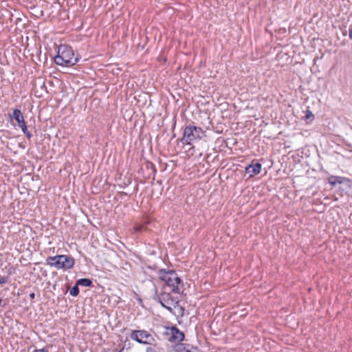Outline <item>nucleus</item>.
Here are the masks:
<instances>
[{"mask_svg": "<svg viewBox=\"0 0 352 352\" xmlns=\"http://www.w3.org/2000/svg\"><path fill=\"white\" fill-rule=\"evenodd\" d=\"M62 260L60 261L58 269H71L74 265V259L67 255H61Z\"/></svg>", "mask_w": 352, "mask_h": 352, "instance_id": "7", "label": "nucleus"}, {"mask_svg": "<svg viewBox=\"0 0 352 352\" xmlns=\"http://www.w3.org/2000/svg\"><path fill=\"white\" fill-rule=\"evenodd\" d=\"M19 126L21 129L23 133H26V131H28L27 126H26L25 122L23 123H22L21 125H19Z\"/></svg>", "mask_w": 352, "mask_h": 352, "instance_id": "16", "label": "nucleus"}, {"mask_svg": "<svg viewBox=\"0 0 352 352\" xmlns=\"http://www.w3.org/2000/svg\"><path fill=\"white\" fill-rule=\"evenodd\" d=\"M347 180L344 177L332 176L329 179V182L332 186H336L337 184H342L344 181Z\"/></svg>", "mask_w": 352, "mask_h": 352, "instance_id": "12", "label": "nucleus"}, {"mask_svg": "<svg viewBox=\"0 0 352 352\" xmlns=\"http://www.w3.org/2000/svg\"><path fill=\"white\" fill-rule=\"evenodd\" d=\"M77 285L85 287H91L92 285V280L89 278H80L77 280Z\"/></svg>", "mask_w": 352, "mask_h": 352, "instance_id": "13", "label": "nucleus"}, {"mask_svg": "<svg viewBox=\"0 0 352 352\" xmlns=\"http://www.w3.org/2000/svg\"><path fill=\"white\" fill-rule=\"evenodd\" d=\"M311 117H314L313 113L311 111H307L305 116L306 119H309Z\"/></svg>", "mask_w": 352, "mask_h": 352, "instance_id": "17", "label": "nucleus"}, {"mask_svg": "<svg viewBox=\"0 0 352 352\" xmlns=\"http://www.w3.org/2000/svg\"><path fill=\"white\" fill-rule=\"evenodd\" d=\"M349 36L350 38L352 39V28L349 30Z\"/></svg>", "mask_w": 352, "mask_h": 352, "instance_id": "22", "label": "nucleus"}, {"mask_svg": "<svg viewBox=\"0 0 352 352\" xmlns=\"http://www.w3.org/2000/svg\"><path fill=\"white\" fill-rule=\"evenodd\" d=\"M7 282V278L6 277H3V276H0V285H2L5 283Z\"/></svg>", "mask_w": 352, "mask_h": 352, "instance_id": "18", "label": "nucleus"}, {"mask_svg": "<svg viewBox=\"0 0 352 352\" xmlns=\"http://www.w3.org/2000/svg\"><path fill=\"white\" fill-rule=\"evenodd\" d=\"M204 135L201 128L195 126H186L184 131V135L181 140L183 144H191V142L201 139Z\"/></svg>", "mask_w": 352, "mask_h": 352, "instance_id": "4", "label": "nucleus"}, {"mask_svg": "<svg viewBox=\"0 0 352 352\" xmlns=\"http://www.w3.org/2000/svg\"><path fill=\"white\" fill-rule=\"evenodd\" d=\"M146 352H160V348L157 345L148 346L146 349Z\"/></svg>", "mask_w": 352, "mask_h": 352, "instance_id": "15", "label": "nucleus"}, {"mask_svg": "<svg viewBox=\"0 0 352 352\" xmlns=\"http://www.w3.org/2000/svg\"><path fill=\"white\" fill-rule=\"evenodd\" d=\"M148 284L151 289V292L148 294L149 298L160 302L162 307L169 311L172 310V307H176L178 300L173 297L170 293L163 292L159 294L157 287L153 282L149 281Z\"/></svg>", "mask_w": 352, "mask_h": 352, "instance_id": "1", "label": "nucleus"}, {"mask_svg": "<svg viewBox=\"0 0 352 352\" xmlns=\"http://www.w3.org/2000/svg\"><path fill=\"white\" fill-rule=\"evenodd\" d=\"M24 134L26 135L28 138H30L32 137V134L28 131L26 133H24Z\"/></svg>", "mask_w": 352, "mask_h": 352, "instance_id": "20", "label": "nucleus"}, {"mask_svg": "<svg viewBox=\"0 0 352 352\" xmlns=\"http://www.w3.org/2000/svg\"><path fill=\"white\" fill-rule=\"evenodd\" d=\"M159 278L164 281L166 286L171 288L172 292L176 294L183 292V283L176 272L173 270L166 271L160 270L159 272Z\"/></svg>", "mask_w": 352, "mask_h": 352, "instance_id": "3", "label": "nucleus"}, {"mask_svg": "<svg viewBox=\"0 0 352 352\" xmlns=\"http://www.w3.org/2000/svg\"><path fill=\"white\" fill-rule=\"evenodd\" d=\"M142 229V226H138L135 227V232H140Z\"/></svg>", "mask_w": 352, "mask_h": 352, "instance_id": "19", "label": "nucleus"}, {"mask_svg": "<svg viewBox=\"0 0 352 352\" xmlns=\"http://www.w3.org/2000/svg\"><path fill=\"white\" fill-rule=\"evenodd\" d=\"M30 298H31L32 300V299H34V298H35V294H34V293H33V292H32V293H31V294H30Z\"/></svg>", "mask_w": 352, "mask_h": 352, "instance_id": "23", "label": "nucleus"}, {"mask_svg": "<svg viewBox=\"0 0 352 352\" xmlns=\"http://www.w3.org/2000/svg\"><path fill=\"white\" fill-rule=\"evenodd\" d=\"M261 170V164L256 162V164H249L245 168V173L249 174L250 177H253L260 173Z\"/></svg>", "mask_w": 352, "mask_h": 352, "instance_id": "8", "label": "nucleus"}, {"mask_svg": "<svg viewBox=\"0 0 352 352\" xmlns=\"http://www.w3.org/2000/svg\"><path fill=\"white\" fill-rule=\"evenodd\" d=\"M69 294L72 296H76L79 294V288L78 285H76L72 287V289L69 291Z\"/></svg>", "mask_w": 352, "mask_h": 352, "instance_id": "14", "label": "nucleus"}, {"mask_svg": "<svg viewBox=\"0 0 352 352\" xmlns=\"http://www.w3.org/2000/svg\"><path fill=\"white\" fill-rule=\"evenodd\" d=\"M34 352H48V351H45L44 349H42L34 350Z\"/></svg>", "mask_w": 352, "mask_h": 352, "instance_id": "21", "label": "nucleus"}, {"mask_svg": "<svg viewBox=\"0 0 352 352\" xmlns=\"http://www.w3.org/2000/svg\"><path fill=\"white\" fill-rule=\"evenodd\" d=\"M177 352H200L197 347H195L189 344H180L177 345Z\"/></svg>", "mask_w": 352, "mask_h": 352, "instance_id": "9", "label": "nucleus"}, {"mask_svg": "<svg viewBox=\"0 0 352 352\" xmlns=\"http://www.w3.org/2000/svg\"><path fill=\"white\" fill-rule=\"evenodd\" d=\"M80 58L78 55L75 56L70 46L61 45L58 47V54L54 57V62L58 65L69 67L76 64Z\"/></svg>", "mask_w": 352, "mask_h": 352, "instance_id": "2", "label": "nucleus"}, {"mask_svg": "<svg viewBox=\"0 0 352 352\" xmlns=\"http://www.w3.org/2000/svg\"><path fill=\"white\" fill-rule=\"evenodd\" d=\"M12 118L17 122L18 126L21 125L25 122L21 110L18 109H15L13 111Z\"/></svg>", "mask_w": 352, "mask_h": 352, "instance_id": "11", "label": "nucleus"}, {"mask_svg": "<svg viewBox=\"0 0 352 352\" xmlns=\"http://www.w3.org/2000/svg\"><path fill=\"white\" fill-rule=\"evenodd\" d=\"M166 334L168 336V340L172 342L178 343L184 339V333L175 327L168 328Z\"/></svg>", "mask_w": 352, "mask_h": 352, "instance_id": "6", "label": "nucleus"}, {"mask_svg": "<svg viewBox=\"0 0 352 352\" xmlns=\"http://www.w3.org/2000/svg\"><path fill=\"white\" fill-rule=\"evenodd\" d=\"M130 338L140 344L151 346L157 345L156 339L146 330H133L130 334Z\"/></svg>", "mask_w": 352, "mask_h": 352, "instance_id": "5", "label": "nucleus"}, {"mask_svg": "<svg viewBox=\"0 0 352 352\" xmlns=\"http://www.w3.org/2000/svg\"><path fill=\"white\" fill-rule=\"evenodd\" d=\"M61 255H57L55 256H49L47 257L46 262L47 264L52 266L55 267L56 269H58V266L60 265V261L62 260Z\"/></svg>", "mask_w": 352, "mask_h": 352, "instance_id": "10", "label": "nucleus"}]
</instances>
